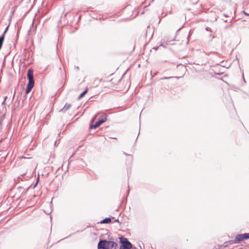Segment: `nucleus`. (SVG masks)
I'll return each instance as SVG.
<instances>
[{
  "label": "nucleus",
  "mask_w": 249,
  "mask_h": 249,
  "mask_svg": "<svg viewBox=\"0 0 249 249\" xmlns=\"http://www.w3.org/2000/svg\"><path fill=\"white\" fill-rule=\"evenodd\" d=\"M117 245L113 241L100 240L98 244V249H116Z\"/></svg>",
  "instance_id": "1"
},
{
  "label": "nucleus",
  "mask_w": 249,
  "mask_h": 249,
  "mask_svg": "<svg viewBox=\"0 0 249 249\" xmlns=\"http://www.w3.org/2000/svg\"><path fill=\"white\" fill-rule=\"evenodd\" d=\"M28 79L29 82L27 84V87L26 89V93L27 94L30 92L32 89L33 88L34 85V80L33 76V71L31 69H29L28 71L27 74Z\"/></svg>",
  "instance_id": "2"
},
{
  "label": "nucleus",
  "mask_w": 249,
  "mask_h": 249,
  "mask_svg": "<svg viewBox=\"0 0 249 249\" xmlns=\"http://www.w3.org/2000/svg\"><path fill=\"white\" fill-rule=\"evenodd\" d=\"M119 238L122 244L120 249H130L131 248L132 244L127 238L124 237H121Z\"/></svg>",
  "instance_id": "3"
},
{
  "label": "nucleus",
  "mask_w": 249,
  "mask_h": 249,
  "mask_svg": "<svg viewBox=\"0 0 249 249\" xmlns=\"http://www.w3.org/2000/svg\"><path fill=\"white\" fill-rule=\"evenodd\" d=\"M248 239H249V233L239 234L236 236L234 243L236 244L239 243L241 241Z\"/></svg>",
  "instance_id": "4"
},
{
  "label": "nucleus",
  "mask_w": 249,
  "mask_h": 249,
  "mask_svg": "<svg viewBox=\"0 0 249 249\" xmlns=\"http://www.w3.org/2000/svg\"><path fill=\"white\" fill-rule=\"evenodd\" d=\"M107 118L105 116L102 115V117L100 118L97 121H96L95 124L91 126V127L95 129L98 127L103 123L106 122Z\"/></svg>",
  "instance_id": "5"
},
{
  "label": "nucleus",
  "mask_w": 249,
  "mask_h": 249,
  "mask_svg": "<svg viewBox=\"0 0 249 249\" xmlns=\"http://www.w3.org/2000/svg\"><path fill=\"white\" fill-rule=\"evenodd\" d=\"M71 104L69 103H66L64 107L60 110V111L65 112L67 111L71 107Z\"/></svg>",
  "instance_id": "6"
},
{
  "label": "nucleus",
  "mask_w": 249,
  "mask_h": 249,
  "mask_svg": "<svg viewBox=\"0 0 249 249\" xmlns=\"http://www.w3.org/2000/svg\"><path fill=\"white\" fill-rule=\"evenodd\" d=\"M110 222L111 218L109 217L106 218L100 222L101 223H109Z\"/></svg>",
  "instance_id": "7"
},
{
  "label": "nucleus",
  "mask_w": 249,
  "mask_h": 249,
  "mask_svg": "<svg viewBox=\"0 0 249 249\" xmlns=\"http://www.w3.org/2000/svg\"><path fill=\"white\" fill-rule=\"evenodd\" d=\"M88 89H86L78 97V99L80 100L87 93Z\"/></svg>",
  "instance_id": "8"
},
{
  "label": "nucleus",
  "mask_w": 249,
  "mask_h": 249,
  "mask_svg": "<svg viewBox=\"0 0 249 249\" xmlns=\"http://www.w3.org/2000/svg\"><path fill=\"white\" fill-rule=\"evenodd\" d=\"M4 35H1L0 36V50L1 49V48L2 47L3 42L4 41Z\"/></svg>",
  "instance_id": "9"
},
{
  "label": "nucleus",
  "mask_w": 249,
  "mask_h": 249,
  "mask_svg": "<svg viewBox=\"0 0 249 249\" xmlns=\"http://www.w3.org/2000/svg\"><path fill=\"white\" fill-rule=\"evenodd\" d=\"M8 29V27H7L6 28V29H5L4 32H3V34L2 35H4V36H5V34L6 32H7Z\"/></svg>",
  "instance_id": "10"
},
{
  "label": "nucleus",
  "mask_w": 249,
  "mask_h": 249,
  "mask_svg": "<svg viewBox=\"0 0 249 249\" xmlns=\"http://www.w3.org/2000/svg\"><path fill=\"white\" fill-rule=\"evenodd\" d=\"M174 77H163L162 78V79H170V78H173Z\"/></svg>",
  "instance_id": "11"
},
{
  "label": "nucleus",
  "mask_w": 249,
  "mask_h": 249,
  "mask_svg": "<svg viewBox=\"0 0 249 249\" xmlns=\"http://www.w3.org/2000/svg\"><path fill=\"white\" fill-rule=\"evenodd\" d=\"M206 30L207 31H211V29H210V28H209V27H207V28H206Z\"/></svg>",
  "instance_id": "12"
},
{
  "label": "nucleus",
  "mask_w": 249,
  "mask_h": 249,
  "mask_svg": "<svg viewBox=\"0 0 249 249\" xmlns=\"http://www.w3.org/2000/svg\"><path fill=\"white\" fill-rule=\"evenodd\" d=\"M244 13L245 15H248V16H249V12H244Z\"/></svg>",
  "instance_id": "13"
},
{
  "label": "nucleus",
  "mask_w": 249,
  "mask_h": 249,
  "mask_svg": "<svg viewBox=\"0 0 249 249\" xmlns=\"http://www.w3.org/2000/svg\"><path fill=\"white\" fill-rule=\"evenodd\" d=\"M96 116H95V117H94L92 119V120H91V122H93V121H94V120H95V119L96 118Z\"/></svg>",
  "instance_id": "14"
},
{
  "label": "nucleus",
  "mask_w": 249,
  "mask_h": 249,
  "mask_svg": "<svg viewBox=\"0 0 249 249\" xmlns=\"http://www.w3.org/2000/svg\"><path fill=\"white\" fill-rule=\"evenodd\" d=\"M6 98H7V97L6 96V97H5L4 100V101H3V103L5 101V100H6Z\"/></svg>",
  "instance_id": "15"
},
{
  "label": "nucleus",
  "mask_w": 249,
  "mask_h": 249,
  "mask_svg": "<svg viewBox=\"0 0 249 249\" xmlns=\"http://www.w3.org/2000/svg\"><path fill=\"white\" fill-rule=\"evenodd\" d=\"M37 183V181L36 182V184L35 185L34 187H35L36 186V185Z\"/></svg>",
  "instance_id": "16"
},
{
  "label": "nucleus",
  "mask_w": 249,
  "mask_h": 249,
  "mask_svg": "<svg viewBox=\"0 0 249 249\" xmlns=\"http://www.w3.org/2000/svg\"><path fill=\"white\" fill-rule=\"evenodd\" d=\"M14 97H15V94H14V95L13 96V99H14Z\"/></svg>",
  "instance_id": "17"
},
{
  "label": "nucleus",
  "mask_w": 249,
  "mask_h": 249,
  "mask_svg": "<svg viewBox=\"0 0 249 249\" xmlns=\"http://www.w3.org/2000/svg\"><path fill=\"white\" fill-rule=\"evenodd\" d=\"M76 69H77V70H78L79 69L78 67H76Z\"/></svg>",
  "instance_id": "18"
}]
</instances>
